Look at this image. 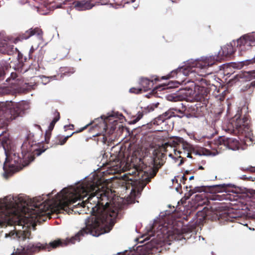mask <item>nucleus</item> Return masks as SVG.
Masks as SVG:
<instances>
[{
  "mask_svg": "<svg viewBox=\"0 0 255 255\" xmlns=\"http://www.w3.org/2000/svg\"><path fill=\"white\" fill-rule=\"evenodd\" d=\"M236 42L237 47H239V49L241 50H245L253 46L247 34L241 36L240 38L238 39Z\"/></svg>",
  "mask_w": 255,
  "mask_h": 255,
  "instance_id": "obj_7",
  "label": "nucleus"
},
{
  "mask_svg": "<svg viewBox=\"0 0 255 255\" xmlns=\"http://www.w3.org/2000/svg\"><path fill=\"white\" fill-rule=\"evenodd\" d=\"M34 40L35 43H34L31 47L29 51L30 54L32 53L35 49H36L41 43L42 41V38L41 35L39 33L34 37Z\"/></svg>",
  "mask_w": 255,
  "mask_h": 255,
  "instance_id": "obj_13",
  "label": "nucleus"
},
{
  "mask_svg": "<svg viewBox=\"0 0 255 255\" xmlns=\"http://www.w3.org/2000/svg\"><path fill=\"white\" fill-rule=\"evenodd\" d=\"M146 247L144 246H138L136 250H130L125 251L123 253H119L117 255H142L141 252L144 250Z\"/></svg>",
  "mask_w": 255,
  "mask_h": 255,
  "instance_id": "obj_11",
  "label": "nucleus"
},
{
  "mask_svg": "<svg viewBox=\"0 0 255 255\" xmlns=\"http://www.w3.org/2000/svg\"><path fill=\"white\" fill-rule=\"evenodd\" d=\"M187 157H191V156H190V155H189V153H188Z\"/></svg>",
  "mask_w": 255,
  "mask_h": 255,
  "instance_id": "obj_36",
  "label": "nucleus"
},
{
  "mask_svg": "<svg viewBox=\"0 0 255 255\" xmlns=\"http://www.w3.org/2000/svg\"><path fill=\"white\" fill-rule=\"evenodd\" d=\"M59 119H60V115H59V114L58 113H57L56 116L53 120V121L51 122V123H50V124L49 125L50 129H53V127L54 126V125L59 120Z\"/></svg>",
  "mask_w": 255,
  "mask_h": 255,
  "instance_id": "obj_20",
  "label": "nucleus"
},
{
  "mask_svg": "<svg viewBox=\"0 0 255 255\" xmlns=\"http://www.w3.org/2000/svg\"><path fill=\"white\" fill-rule=\"evenodd\" d=\"M199 86H196L195 87V90H193L192 89H188L187 90H185V95L189 97V98H195V99H197L198 98V97H197V95H203V93H196V89H199Z\"/></svg>",
  "mask_w": 255,
  "mask_h": 255,
  "instance_id": "obj_14",
  "label": "nucleus"
},
{
  "mask_svg": "<svg viewBox=\"0 0 255 255\" xmlns=\"http://www.w3.org/2000/svg\"><path fill=\"white\" fill-rule=\"evenodd\" d=\"M169 157H172V155L171 154H170L169 155Z\"/></svg>",
  "mask_w": 255,
  "mask_h": 255,
  "instance_id": "obj_35",
  "label": "nucleus"
},
{
  "mask_svg": "<svg viewBox=\"0 0 255 255\" xmlns=\"http://www.w3.org/2000/svg\"><path fill=\"white\" fill-rule=\"evenodd\" d=\"M15 75H16V74L15 73H11V78L13 80L15 78Z\"/></svg>",
  "mask_w": 255,
  "mask_h": 255,
  "instance_id": "obj_30",
  "label": "nucleus"
},
{
  "mask_svg": "<svg viewBox=\"0 0 255 255\" xmlns=\"http://www.w3.org/2000/svg\"><path fill=\"white\" fill-rule=\"evenodd\" d=\"M199 168H200V169H203V167H202V166H200V167H199Z\"/></svg>",
  "mask_w": 255,
  "mask_h": 255,
  "instance_id": "obj_37",
  "label": "nucleus"
},
{
  "mask_svg": "<svg viewBox=\"0 0 255 255\" xmlns=\"http://www.w3.org/2000/svg\"><path fill=\"white\" fill-rule=\"evenodd\" d=\"M234 185L232 184H222L217 185L218 187H220L222 189H225L226 187H233Z\"/></svg>",
  "mask_w": 255,
  "mask_h": 255,
  "instance_id": "obj_26",
  "label": "nucleus"
},
{
  "mask_svg": "<svg viewBox=\"0 0 255 255\" xmlns=\"http://www.w3.org/2000/svg\"><path fill=\"white\" fill-rule=\"evenodd\" d=\"M157 80V78H156L154 79V80H155V81H156V80Z\"/></svg>",
  "mask_w": 255,
  "mask_h": 255,
  "instance_id": "obj_40",
  "label": "nucleus"
},
{
  "mask_svg": "<svg viewBox=\"0 0 255 255\" xmlns=\"http://www.w3.org/2000/svg\"><path fill=\"white\" fill-rule=\"evenodd\" d=\"M236 42L233 40L221 48L219 52V57L215 59V57L209 56L202 57L201 59L190 60L187 61L185 65L178 67L173 70L170 74L166 76H162V79H167L173 78L176 75V78H181L182 76H190L191 78H196L197 75L204 77L211 73L207 71L208 68L212 65L215 60L222 58V56H227L233 54L236 50L234 46Z\"/></svg>",
  "mask_w": 255,
  "mask_h": 255,
  "instance_id": "obj_3",
  "label": "nucleus"
},
{
  "mask_svg": "<svg viewBox=\"0 0 255 255\" xmlns=\"http://www.w3.org/2000/svg\"><path fill=\"white\" fill-rule=\"evenodd\" d=\"M255 72H246L238 75V76L241 78H245L246 80H251L255 78Z\"/></svg>",
  "mask_w": 255,
  "mask_h": 255,
  "instance_id": "obj_15",
  "label": "nucleus"
},
{
  "mask_svg": "<svg viewBox=\"0 0 255 255\" xmlns=\"http://www.w3.org/2000/svg\"><path fill=\"white\" fill-rule=\"evenodd\" d=\"M248 35L249 38H250L251 43L253 45H255V33H249L247 34Z\"/></svg>",
  "mask_w": 255,
  "mask_h": 255,
  "instance_id": "obj_23",
  "label": "nucleus"
},
{
  "mask_svg": "<svg viewBox=\"0 0 255 255\" xmlns=\"http://www.w3.org/2000/svg\"><path fill=\"white\" fill-rule=\"evenodd\" d=\"M41 202H47L51 206L60 200L63 208L57 211L52 212L49 217L45 216V220L50 218L53 213L65 212L68 214L72 212L79 214L87 213L86 207L92 216L85 220V228H82L74 237L66 240H56L49 244H40L42 249L50 251L59 247L66 246L69 243L75 244L79 242L81 237L90 234L98 237L109 232L115 224V219L118 216L121 208L120 204L113 201L109 203L107 197L103 191L100 190L99 186L93 181H84L73 186L63 189L58 193L55 199L49 200L47 199Z\"/></svg>",
  "mask_w": 255,
  "mask_h": 255,
  "instance_id": "obj_1",
  "label": "nucleus"
},
{
  "mask_svg": "<svg viewBox=\"0 0 255 255\" xmlns=\"http://www.w3.org/2000/svg\"><path fill=\"white\" fill-rule=\"evenodd\" d=\"M11 78H7V80H6V81L10 82V81L11 80Z\"/></svg>",
  "mask_w": 255,
  "mask_h": 255,
  "instance_id": "obj_33",
  "label": "nucleus"
},
{
  "mask_svg": "<svg viewBox=\"0 0 255 255\" xmlns=\"http://www.w3.org/2000/svg\"><path fill=\"white\" fill-rule=\"evenodd\" d=\"M194 178V176H191L190 178H189V180H191L192 179H193Z\"/></svg>",
  "mask_w": 255,
  "mask_h": 255,
  "instance_id": "obj_34",
  "label": "nucleus"
},
{
  "mask_svg": "<svg viewBox=\"0 0 255 255\" xmlns=\"http://www.w3.org/2000/svg\"><path fill=\"white\" fill-rule=\"evenodd\" d=\"M140 89H141V91L146 92L151 90L153 87V81L147 78H141L140 81Z\"/></svg>",
  "mask_w": 255,
  "mask_h": 255,
  "instance_id": "obj_10",
  "label": "nucleus"
},
{
  "mask_svg": "<svg viewBox=\"0 0 255 255\" xmlns=\"http://www.w3.org/2000/svg\"><path fill=\"white\" fill-rule=\"evenodd\" d=\"M141 92V89H140V88H132L129 89L130 93L138 94V93H140Z\"/></svg>",
  "mask_w": 255,
  "mask_h": 255,
  "instance_id": "obj_24",
  "label": "nucleus"
},
{
  "mask_svg": "<svg viewBox=\"0 0 255 255\" xmlns=\"http://www.w3.org/2000/svg\"><path fill=\"white\" fill-rule=\"evenodd\" d=\"M150 243L152 245V247H154V244H156L157 242L154 238H153L150 240Z\"/></svg>",
  "mask_w": 255,
  "mask_h": 255,
  "instance_id": "obj_28",
  "label": "nucleus"
},
{
  "mask_svg": "<svg viewBox=\"0 0 255 255\" xmlns=\"http://www.w3.org/2000/svg\"><path fill=\"white\" fill-rule=\"evenodd\" d=\"M94 6V4L91 3L90 1L86 0L75 1L74 3L75 8L79 11L90 9Z\"/></svg>",
  "mask_w": 255,
  "mask_h": 255,
  "instance_id": "obj_8",
  "label": "nucleus"
},
{
  "mask_svg": "<svg viewBox=\"0 0 255 255\" xmlns=\"http://www.w3.org/2000/svg\"><path fill=\"white\" fill-rule=\"evenodd\" d=\"M71 135H68L67 136L64 137V138H63L62 140H60L59 142H58V144L60 145L64 144L67 141V139Z\"/></svg>",
  "mask_w": 255,
  "mask_h": 255,
  "instance_id": "obj_25",
  "label": "nucleus"
},
{
  "mask_svg": "<svg viewBox=\"0 0 255 255\" xmlns=\"http://www.w3.org/2000/svg\"><path fill=\"white\" fill-rule=\"evenodd\" d=\"M4 124L3 121H2V119H0V128H2L4 127Z\"/></svg>",
  "mask_w": 255,
  "mask_h": 255,
  "instance_id": "obj_29",
  "label": "nucleus"
},
{
  "mask_svg": "<svg viewBox=\"0 0 255 255\" xmlns=\"http://www.w3.org/2000/svg\"><path fill=\"white\" fill-rule=\"evenodd\" d=\"M11 49L10 45L5 40L0 41V52L4 53Z\"/></svg>",
  "mask_w": 255,
  "mask_h": 255,
  "instance_id": "obj_16",
  "label": "nucleus"
},
{
  "mask_svg": "<svg viewBox=\"0 0 255 255\" xmlns=\"http://www.w3.org/2000/svg\"><path fill=\"white\" fill-rule=\"evenodd\" d=\"M5 74L3 68L0 67V79Z\"/></svg>",
  "mask_w": 255,
  "mask_h": 255,
  "instance_id": "obj_27",
  "label": "nucleus"
},
{
  "mask_svg": "<svg viewBox=\"0 0 255 255\" xmlns=\"http://www.w3.org/2000/svg\"><path fill=\"white\" fill-rule=\"evenodd\" d=\"M132 2H134V0H131Z\"/></svg>",
  "mask_w": 255,
  "mask_h": 255,
  "instance_id": "obj_41",
  "label": "nucleus"
},
{
  "mask_svg": "<svg viewBox=\"0 0 255 255\" xmlns=\"http://www.w3.org/2000/svg\"><path fill=\"white\" fill-rule=\"evenodd\" d=\"M223 140L225 145L229 149L232 150H236L239 149L240 143L237 139L234 138H224Z\"/></svg>",
  "mask_w": 255,
  "mask_h": 255,
  "instance_id": "obj_9",
  "label": "nucleus"
},
{
  "mask_svg": "<svg viewBox=\"0 0 255 255\" xmlns=\"http://www.w3.org/2000/svg\"><path fill=\"white\" fill-rule=\"evenodd\" d=\"M55 77H46L44 76H42L41 77V79L43 84L45 85L52 79H54Z\"/></svg>",
  "mask_w": 255,
  "mask_h": 255,
  "instance_id": "obj_22",
  "label": "nucleus"
},
{
  "mask_svg": "<svg viewBox=\"0 0 255 255\" xmlns=\"http://www.w3.org/2000/svg\"><path fill=\"white\" fill-rule=\"evenodd\" d=\"M10 143L9 138L6 135L0 134V148L2 147L6 153V149L8 148V145Z\"/></svg>",
  "mask_w": 255,
  "mask_h": 255,
  "instance_id": "obj_12",
  "label": "nucleus"
},
{
  "mask_svg": "<svg viewBox=\"0 0 255 255\" xmlns=\"http://www.w3.org/2000/svg\"><path fill=\"white\" fill-rule=\"evenodd\" d=\"M249 140L250 141H252V138L250 137H246V142H248V140Z\"/></svg>",
  "mask_w": 255,
  "mask_h": 255,
  "instance_id": "obj_31",
  "label": "nucleus"
},
{
  "mask_svg": "<svg viewBox=\"0 0 255 255\" xmlns=\"http://www.w3.org/2000/svg\"><path fill=\"white\" fill-rule=\"evenodd\" d=\"M41 197L32 199L23 195L15 197L7 196L0 199V223L14 225L4 234V238L24 240L29 238V228H34L37 222L45 221V216L49 217L52 212L63 208L60 200L54 206L47 202H41Z\"/></svg>",
  "mask_w": 255,
  "mask_h": 255,
  "instance_id": "obj_2",
  "label": "nucleus"
},
{
  "mask_svg": "<svg viewBox=\"0 0 255 255\" xmlns=\"http://www.w3.org/2000/svg\"><path fill=\"white\" fill-rule=\"evenodd\" d=\"M26 143H24L22 145V152L21 153L23 155V160L22 163V160L19 156V155L16 153H11L7 155L6 152V161L3 165V169L5 171V174H11L15 172L18 171L21 169L23 167L27 165L28 163L33 161L34 159V155L33 154V151L36 149H32V146L31 149H27L26 147Z\"/></svg>",
  "mask_w": 255,
  "mask_h": 255,
  "instance_id": "obj_4",
  "label": "nucleus"
},
{
  "mask_svg": "<svg viewBox=\"0 0 255 255\" xmlns=\"http://www.w3.org/2000/svg\"><path fill=\"white\" fill-rule=\"evenodd\" d=\"M153 236L154 235H153L152 232L151 231L148 233L147 235H144L143 236H142V238H144L143 240L139 241V242L140 243H142L145 241L150 240V238Z\"/></svg>",
  "mask_w": 255,
  "mask_h": 255,
  "instance_id": "obj_21",
  "label": "nucleus"
},
{
  "mask_svg": "<svg viewBox=\"0 0 255 255\" xmlns=\"http://www.w3.org/2000/svg\"><path fill=\"white\" fill-rule=\"evenodd\" d=\"M35 33V29H29L25 31V32L22 35L21 39H27L32 35H34Z\"/></svg>",
  "mask_w": 255,
  "mask_h": 255,
  "instance_id": "obj_19",
  "label": "nucleus"
},
{
  "mask_svg": "<svg viewBox=\"0 0 255 255\" xmlns=\"http://www.w3.org/2000/svg\"><path fill=\"white\" fill-rule=\"evenodd\" d=\"M177 177H178V176L175 177L174 178L172 179V182L173 183H174V182H177Z\"/></svg>",
  "mask_w": 255,
  "mask_h": 255,
  "instance_id": "obj_32",
  "label": "nucleus"
},
{
  "mask_svg": "<svg viewBox=\"0 0 255 255\" xmlns=\"http://www.w3.org/2000/svg\"><path fill=\"white\" fill-rule=\"evenodd\" d=\"M145 186V184H144V185H142V187H143V186Z\"/></svg>",
  "mask_w": 255,
  "mask_h": 255,
  "instance_id": "obj_38",
  "label": "nucleus"
},
{
  "mask_svg": "<svg viewBox=\"0 0 255 255\" xmlns=\"http://www.w3.org/2000/svg\"><path fill=\"white\" fill-rule=\"evenodd\" d=\"M233 127L237 129L239 132L243 133L248 132L249 129V121L248 118L244 117L241 119L239 115H236L234 118Z\"/></svg>",
  "mask_w": 255,
  "mask_h": 255,
  "instance_id": "obj_6",
  "label": "nucleus"
},
{
  "mask_svg": "<svg viewBox=\"0 0 255 255\" xmlns=\"http://www.w3.org/2000/svg\"><path fill=\"white\" fill-rule=\"evenodd\" d=\"M29 108L26 101L14 103L11 101L0 102V117L5 120L11 121L20 116V114Z\"/></svg>",
  "mask_w": 255,
  "mask_h": 255,
  "instance_id": "obj_5",
  "label": "nucleus"
},
{
  "mask_svg": "<svg viewBox=\"0 0 255 255\" xmlns=\"http://www.w3.org/2000/svg\"><path fill=\"white\" fill-rule=\"evenodd\" d=\"M16 255H30V252L25 249V247L20 246L18 247L15 252Z\"/></svg>",
  "mask_w": 255,
  "mask_h": 255,
  "instance_id": "obj_17",
  "label": "nucleus"
},
{
  "mask_svg": "<svg viewBox=\"0 0 255 255\" xmlns=\"http://www.w3.org/2000/svg\"><path fill=\"white\" fill-rule=\"evenodd\" d=\"M4 132H5V131H2L1 133L3 134Z\"/></svg>",
  "mask_w": 255,
  "mask_h": 255,
  "instance_id": "obj_39",
  "label": "nucleus"
},
{
  "mask_svg": "<svg viewBox=\"0 0 255 255\" xmlns=\"http://www.w3.org/2000/svg\"><path fill=\"white\" fill-rule=\"evenodd\" d=\"M39 244H41L38 243L36 244L35 247H34L33 245L29 244L27 247H25V249L27 250L28 251H30V255H31L32 253L36 251V249H42V246Z\"/></svg>",
  "mask_w": 255,
  "mask_h": 255,
  "instance_id": "obj_18",
  "label": "nucleus"
}]
</instances>
